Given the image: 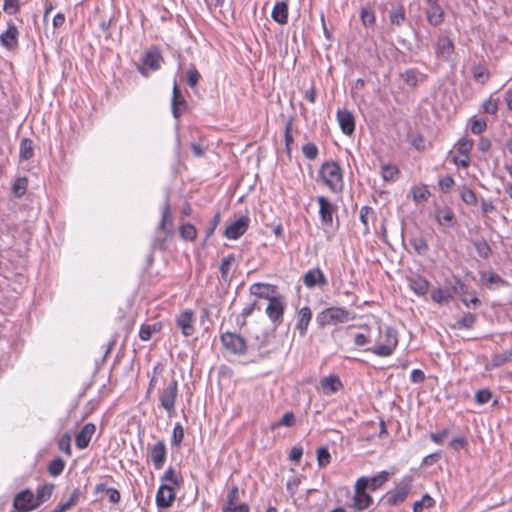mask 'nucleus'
I'll list each match as a JSON object with an SVG mask.
<instances>
[{
    "label": "nucleus",
    "instance_id": "nucleus-17",
    "mask_svg": "<svg viewBox=\"0 0 512 512\" xmlns=\"http://www.w3.org/2000/svg\"><path fill=\"white\" fill-rule=\"evenodd\" d=\"M337 120L341 131L345 135H352L355 130V119L353 114L347 109H339L337 111Z\"/></svg>",
    "mask_w": 512,
    "mask_h": 512
},
{
    "label": "nucleus",
    "instance_id": "nucleus-46",
    "mask_svg": "<svg viewBox=\"0 0 512 512\" xmlns=\"http://www.w3.org/2000/svg\"><path fill=\"white\" fill-rule=\"evenodd\" d=\"M162 482H169L171 483V486L180 487L181 485V479L178 478L175 470L173 467H169L163 476L161 477Z\"/></svg>",
    "mask_w": 512,
    "mask_h": 512
},
{
    "label": "nucleus",
    "instance_id": "nucleus-54",
    "mask_svg": "<svg viewBox=\"0 0 512 512\" xmlns=\"http://www.w3.org/2000/svg\"><path fill=\"white\" fill-rule=\"evenodd\" d=\"M471 122V131L473 134H481L484 132L487 128V122L485 119H476L472 118L470 119Z\"/></svg>",
    "mask_w": 512,
    "mask_h": 512
},
{
    "label": "nucleus",
    "instance_id": "nucleus-59",
    "mask_svg": "<svg viewBox=\"0 0 512 512\" xmlns=\"http://www.w3.org/2000/svg\"><path fill=\"white\" fill-rule=\"evenodd\" d=\"M302 152L309 160H314L318 156V148L314 143H306L303 145Z\"/></svg>",
    "mask_w": 512,
    "mask_h": 512
},
{
    "label": "nucleus",
    "instance_id": "nucleus-11",
    "mask_svg": "<svg viewBox=\"0 0 512 512\" xmlns=\"http://www.w3.org/2000/svg\"><path fill=\"white\" fill-rule=\"evenodd\" d=\"M13 506L18 512H28L38 507L35 495L29 489L24 490L15 496Z\"/></svg>",
    "mask_w": 512,
    "mask_h": 512
},
{
    "label": "nucleus",
    "instance_id": "nucleus-36",
    "mask_svg": "<svg viewBox=\"0 0 512 512\" xmlns=\"http://www.w3.org/2000/svg\"><path fill=\"white\" fill-rule=\"evenodd\" d=\"M161 325L159 323H155L152 325L144 324L141 326L139 331V337L143 341H148L151 339L152 335L160 331Z\"/></svg>",
    "mask_w": 512,
    "mask_h": 512
},
{
    "label": "nucleus",
    "instance_id": "nucleus-18",
    "mask_svg": "<svg viewBox=\"0 0 512 512\" xmlns=\"http://www.w3.org/2000/svg\"><path fill=\"white\" fill-rule=\"evenodd\" d=\"M159 229L166 235L171 236L173 232V217L171 206L169 203V199L167 198L163 209H162V218L159 223Z\"/></svg>",
    "mask_w": 512,
    "mask_h": 512
},
{
    "label": "nucleus",
    "instance_id": "nucleus-41",
    "mask_svg": "<svg viewBox=\"0 0 512 512\" xmlns=\"http://www.w3.org/2000/svg\"><path fill=\"white\" fill-rule=\"evenodd\" d=\"M509 361V354L507 352L496 354L492 357L491 361L486 364V370H491L502 366Z\"/></svg>",
    "mask_w": 512,
    "mask_h": 512
},
{
    "label": "nucleus",
    "instance_id": "nucleus-2",
    "mask_svg": "<svg viewBox=\"0 0 512 512\" xmlns=\"http://www.w3.org/2000/svg\"><path fill=\"white\" fill-rule=\"evenodd\" d=\"M354 319V315L342 307L326 308L317 314L316 321L320 327L345 323Z\"/></svg>",
    "mask_w": 512,
    "mask_h": 512
},
{
    "label": "nucleus",
    "instance_id": "nucleus-24",
    "mask_svg": "<svg viewBox=\"0 0 512 512\" xmlns=\"http://www.w3.org/2000/svg\"><path fill=\"white\" fill-rule=\"evenodd\" d=\"M390 475L391 474L389 472L382 471L371 478L361 477L360 479L364 480V483L366 484V489L375 491L388 481Z\"/></svg>",
    "mask_w": 512,
    "mask_h": 512
},
{
    "label": "nucleus",
    "instance_id": "nucleus-48",
    "mask_svg": "<svg viewBox=\"0 0 512 512\" xmlns=\"http://www.w3.org/2000/svg\"><path fill=\"white\" fill-rule=\"evenodd\" d=\"M295 424V416L293 412H287L285 413L282 418L271 425V429L275 430L277 427L280 426H286V427H292Z\"/></svg>",
    "mask_w": 512,
    "mask_h": 512
},
{
    "label": "nucleus",
    "instance_id": "nucleus-35",
    "mask_svg": "<svg viewBox=\"0 0 512 512\" xmlns=\"http://www.w3.org/2000/svg\"><path fill=\"white\" fill-rule=\"evenodd\" d=\"M389 20L393 25L402 26L406 20L404 7H393L389 12Z\"/></svg>",
    "mask_w": 512,
    "mask_h": 512
},
{
    "label": "nucleus",
    "instance_id": "nucleus-7",
    "mask_svg": "<svg viewBox=\"0 0 512 512\" xmlns=\"http://www.w3.org/2000/svg\"><path fill=\"white\" fill-rule=\"evenodd\" d=\"M223 347L235 355H243L247 350L246 340L235 333L226 332L221 335Z\"/></svg>",
    "mask_w": 512,
    "mask_h": 512
},
{
    "label": "nucleus",
    "instance_id": "nucleus-16",
    "mask_svg": "<svg viewBox=\"0 0 512 512\" xmlns=\"http://www.w3.org/2000/svg\"><path fill=\"white\" fill-rule=\"evenodd\" d=\"M149 452L154 468L157 470L161 469L164 465L167 454L165 443L163 441H158L149 447Z\"/></svg>",
    "mask_w": 512,
    "mask_h": 512
},
{
    "label": "nucleus",
    "instance_id": "nucleus-12",
    "mask_svg": "<svg viewBox=\"0 0 512 512\" xmlns=\"http://www.w3.org/2000/svg\"><path fill=\"white\" fill-rule=\"evenodd\" d=\"M194 313L187 309L182 311L176 318V325L185 337L192 336L195 332Z\"/></svg>",
    "mask_w": 512,
    "mask_h": 512
},
{
    "label": "nucleus",
    "instance_id": "nucleus-43",
    "mask_svg": "<svg viewBox=\"0 0 512 512\" xmlns=\"http://www.w3.org/2000/svg\"><path fill=\"white\" fill-rule=\"evenodd\" d=\"M435 501L429 494H424L422 499L413 504V512H422L424 508H430Z\"/></svg>",
    "mask_w": 512,
    "mask_h": 512
},
{
    "label": "nucleus",
    "instance_id": "nucleus-19",
    "mask_svg": "<svg viewBox=\"0 0 512 512\" xmlns=\"http://www.w3.org/2000/svg\"><path fill=\"white\" fill-rule=\"evenodd\" d=\"M96 431V426L93 423H87L83 428L76 434L75 442L79 449H85Z\"/></svg>",
    "mask_w": 512,
    "mask_h": 512
},
{
    "label": "nucleus",
    "instance_id": "nucleus-5",
    "mask_svg": "<svg viewBox=\"0 0 512 512\" xmlns=\"http://www.w3.org/2000/svg\"><path fill=\"white\" fill-rule=\"evenodd\" d=\"M386 341L384 344L377 345L373 348H368L366 351H370L379 357H387L392 355L398 344L397 331L392 327H386L385 329Z\"/></svg>",
    "mask_w": 512,
    "mask_h": 512
},
{
    "label": "nucleus",
    "instance_id": "nucleus-1",
    "mask_svg": "<svg viewBox=\"0 0 512 512\" xmlns=\"http://www.w3.org/2000/svg\"><path fill=\"white\" fill-rule=\"evenodd\" d=\"M319 174L333 192H340L343 189L341 168L336 162H325L321 166Z\"/></svg>",
    "mask_w": 512,
    "mask_h": 512
},
{
    "label": "nucleus",
    "instance_id": "nucleus-32",
    "mask_svg": "<svg viewBox=\"0 0 512 512\" xmlns=\"http://www.w3.org/2000/svg\"><path fill=\"white\" fill-rule=\"evenodd\" d=\"M54 490V485L52 483H45L37 489V494L35 496L36 504L39 506L45 501H47Z\"/></svg>",
    "mask_w": 512,
    "mask_h": 512
},
{
    "label": "nucleus",
    "instance_id": "nucleus-26",
    "mask_svg": "<svg viewBox=\"0 0 512 512\" xmlns=\"http://www.w3.org/2000/svg\"><path fill=\"white\" fill-rule=\"evenodd\" d=\"M249 291L252 295L269 301V299L273 297L270 296L269 291L274 293L275 286L268 283H254L250 286Z\"/></svg>",
    "mask_w": 512,
    "mask_h": 512
},
{
    "label": "nucleus",
    "instance_id": "nucleus-58",
    "mask_svg": "<svg viewBox=\"0 0 512 512\" xmlns=\"http://www.w3.org/2000/svg\"><path fill=\"white\" fill-rule=\"evenodd\" d=\"M451 297V293L445 292L442 289L433 290L431 293L432 300L438 304L446 302Z\"/></svg>",
    "mask_w": 512,
    "mask_h": 512
},
{
    "label": "nucleus",
    "instance_id": "nucleus-28",
    "mask_svg": "<svg viewBox=\"0 0 512 512\" xmlns=\"http://www.w3.org/2000/svg\"><path fill=\"white\" fill-rule=\"evenodd\" d=\"M426 17L429 24L436 27L444 21V11L440 5H433L426 10Z\"/></svg>",
    "mask_w": 512,
    "mask_h": 512
},
{
    "label": "nucleus",
    "instance_id": "nucleus-42",
    "mask_svg": "<svg viewBox=\"0 0 512 512\" xmlns=\"http://www.w3.org/2000/svg\"><path fill=\"white\" fill-rule=\"evenodd\" d=\"M27 184L28 181L25 177L17 178L12 186V192L14 196L17 198L22 197L26 193Z\"/></svg>",
    "mask_w": 512,
    "mask_h": 512
},
{
    "label": "nucleus",
    "instance_id": "nucleus-64",
    "mask_svg": "<svg viewBox=\"0 0 512 512\" xmlns=\"http://www.w3.org/2000/svg\"><path fill=\"white\" fill-rule=\"evenodd\" d=\"M482 108L485 113L496 114L498 111V102L492 98H489L483 102Z\"/></svg>",
    "mask_w": 512,
    "mask_h": 512
},
{
    "label": "nucleus",
    "instance_id": "nucleus-9",
    "mask_svg": "<svg viewBox=\"0 0 512 512\" xmlns=\"http://www.w3.org/2000/svg\"><path fill=\"white\" fill-rule=\"evenodd\" d=\"M366 484L363 479H358L355 484L353 508L358 511L367 509L372 504V497L366 492Z\"/></svg>",
    "mask_w": 512,
    "mask_h": 512
},
{
    "label": "nucleus",
    "instance_id": "nucleus-52",
    "mask_svg": "<svg viewBox=\"0 0 512 512\" xmlns=\"http://www.w3.org/2000/svg\"><path fill=\"white\" fill-rule=\"evenodd\" d=\"M184 439V429L180 423H176L173 428L171 444L172 446H180Z\"/></svg>",
    "mask_w": 512,
    "mask_h": 512
},
{
    "label": "nucleus",
    "instance_id": "nucleus-56",
    "mask_svg": "<svg viewBox=\"0 0 512 512\" xmlns=\"http://www.w3.org/2000/svg\"><path fill=\"white\" fill-rule=\"evenodd\" d=\"M20 9V0H4L3 10L9 15L16 14Z\"/></svg>",
    "mask_w": 512,
    "mask_h": 512
},
{
    "label": "nucleus",
    "instance_id": "nucleus-23",
    "mask_svg": "<svg viewBox=\"0 0 512 512\" xmlns=\"http://www.w3.org/2000/svg\"><path fill=\"white\" fill-rule=\"evenodd\" d=\"M271 17L281 25L286 24L288 22V1L277 2L273 7Z\"/></svg>",
    "mask_w": 512,
    "mask_h": 512
},
{
    "label": "nucleus",
    "instance_id": "nucleus-30",
    "mask_svg": "<svg viewBox=\"0 0 512 512\" xmlns=\"http://www.w3.org/2000/svg\"><path fill=\"white\" fill-rule=\"evenodd\" d=\"M234 262H235L234 254H229L222 259L219 270H220L221 279L223 282L228 283L231 281L230 270H231V266L233 265Z\"/></svg>",
    "mask_w": 512,
    "mask_h": 512
},
{
    "label": "nucleus",
    "instance_id": "nucleus-13",
    "mask_svg": "<svg viewBox=\"0 0 512 512\" xmlns=\"http://www.w3.org/2000/svg\"><path fill=\"white\" fill-rule=\"evenodd\" d=\"M303 283L307 288L324 287L327 285V279L323 273V271L316 267L308 270L303 275Z\"/></svg>",
    "mask_w": 512,
    "mask_h": 512
},
{
    "label": "nucleus",
    "instance_id": "nucleus-25",
    "mask_svg": "<svg viewBox=\"0 0 512 512\" xmlns=\"http://www.w3.org/2000/svg\"><path fill=\"white\" fill-rule=\"evenodd\" d=\"M481 283L488 289H494L498 286L506 285V281L498 274L494 272H481Z\"/></svg>",
    "mask_w": 512,
    "mask_h": 512
},
{
    "label": "nucleus",
    "instance_id": "nucleus-44",
    "mask_svg": "<svg viewBox=\"0 0 512 512\" xmlns=\"http://www.w3.org/2000/svg\"><path fill=\"white\" fill-rule=\"evenodd\" d=\"M360 19L365 27H371L375 24V13L370 8H362L360 12Z\"/></svg>",
    "mask_w": 512,
    "mask_h": 512
},
{
    "label": "nucleus",
    "instance_id": "nucleus-38",
    "mask_svg": "<svg viewBox=\"0 0 512 512\" xmlns=\"http://www.w3.org/2000/svg\"><path fill=\"white\" fill-rule=\"evenodd\" d=\"M64 468L65 461L60 457H56L49 463L48 472L51 476L57 477L62 474Z\"/></svg>",
    "mask_w": 512,
    "mask_h": 512
},
{
    "label": "nucleus",
    "instance_id": "nucleus-29",
    "mask_svg": "<svg viewBox=\"0 0 512 512\" xmlns=\"http://www.w3.org/2000/svg\"><path fill=\"white\" fill-rule=\"evenodd\" d=\"M454 51V44L448 37H440L437 41L436 53L439 57L448 59Z\"/></svg>",
    "mask_w": 512,
    "mask_h": 512
},
{
    "label": "nucleus",
    "instance_id": "nucleus-10",
    "mask_svg": "<svg viewBox=\"0 0 512 512\" xmlns=\"http://www.w3.org/2000/svg\"><path fill=\"white\" fill-rule=\"evenodd\" d=\"M250 219L247 216H240L226 226L224 236L231 240L240 238L248 229Z\"/></svg>",
    "mask_w": 512,
    "mask_h": 512
},
{
    "label": "nucleus",
    "instance_id": "nucleus-39",
    "mask_svg": "<svg viewBox=\"0 0 512 512\" xmlns=\"http://www.w3.org/2000/svg\"><path fill=\"white\" fill-rule=\"evenodd\" d=\"M460 197L462 201L467 205H476L477 204V196L475 192L469 187L463 185L460 188Z\"/></svg>",
    "mask_w": 512,
    "mask_h": 512
},
{
    "label": "nucleus",
    "instance_id": "nucleus-14",
    "mask_svg": "<svg viewBox=\"0 0 512 512\" xmlns=\"http://www.w3.org/2000/svg\"><path fill=\"white\" fill-rule=\"evenodd\" d=\"M317 202L319 204V214L321 222L324 225L332 226L333 214L336 211L335 205H333L326 197L318 196Z\"/></svg>",
    "mask_w": 512,
    "mask_h": 512
},
{
    "label": "nucleus",
    "instance_id": "nucleus-22",
    "mask_svg": "<svg viewBox=\"0 0 512 512\" xmlns=\"http://www.w3.org/2000/svg\"><path fill=\"white\" fill-rule=\"evenodd\" d=\"M320 386L323 393L329 395L339 391L343 385L338 376L330 375L321 379Z\"/></svg>",
    "mask_w": 512,
    "mask_h": 512
},
{
    "label": "nucleus",
    "instance_id": "nucleus-8",
    "mask_svg": "<svg viewBox=\"0 0 512 512\" xmlns=\"http://www.w3.org/2000/svg\"><path fill=\"white\" fill-rule=\"evenodd\" d=\"M286 304L282 297L275 296L269 299L268 305L265 309V312L268 318L274 324V327L277 328L283 321L284 311Z\"/></svg>",
    "mask_w": 512,
    "mask_h": 512
},
{
    "label": "nucleus",
    "instance_id": "nucleus-4",
    "mask_svg": "<svg viewBox=\"0 0 512 512\" xmlns=\"http://www.w3.org/2000/svg\"><path fill=\"white\" fill-rule=\"evenodd\" d=\"M178 396V382L175 378L165 381L164 387L159 390L160 406L167 411L169 416L175 412V403Z\"/></svg>",
    "mask_w": 512,
    "mask_h": 512
},
{
    "label": "nucleus",
    "instance_id": "nucleus-47",
    "mask_svg": "<svg viewBox=\"0 0 512 512\" xmlns=\"http://www.w3.org/2000/svg\"><path fill=\"white\" fill-rule=\"evenodd\" d=\"M476 321V317L472 313L465 314L460 320L456 322V324L453 326L457 329H463V328H472L474 323Z\"/></svg>",
    "mask_w": 512,
    "mask_h": 512
},
{
    "label": "nucleus",
    "instance_id": "nucleus-60",
    "mask_svg": "<svg viewBox=\"0 0 512 512\" xmlns=\"http://www.w3.org/2000/svg\"><path fill=\"white\" fill-rule=\"evenodd\" d=\"M492 398V393L489 389H480L475 393V401L480 404L488 403Z\"/></svg>",
    "mask_w": 512,
    "mask_h": 512
},
{
    "label": "nucleus",
    "instance_id": "nucleus-6",
    "mask_svg": "<svg viewBox=\"0 0 512 512\" xmlns=\"http://www.w3.org/2000/svg\"><path fill=\"white\" fill-rule=\"evenodd\" d=\"M162 61L163 58L157 49L149 50L143 54L137 69L143 76L148 77L150 71L160 69Z\"/></svg>",
    "mask_w": 512,
    "mask_h": 512
},
{
    "label": "nucleus",
    "instance_id": "nucleus-61",
    "mask_svg": "<svg viewBox=\"0 0 512 512\" xmlns=\"http://www.w3.org/2000/svg\"><path fill=\"white\" fill-rule=\"evenodd\" d=\"M220 220H221V214H220V212H217L214 215V217L211 219L209 226L206 228L205 240L209 239L213 235L215 229L217 228V226L220 223Z\"/></svg>",
    "mask_w": 512,
    "mask_h": 512
},
{
    "label": "nucleus",
    "instance_id": "nucleus-27",
    "mask_svg": "<svg viewBox=\"0 0 512 512\" xmlns=\"http://www.w3.org/2000/svg\"><path fill=\"white\" fill-rule=\"evenodd\" d=\"M186 105H187L186 100L183 97L177 83H174L172 103H171L173 116L175 118H179L181 115L179 106L186 107Z\"/></svg>",
    "mask_w": 512,
    "mask_h": 512
},
{
    "label": "nucleus",
    "instance_id": "nucleus-62",
    "mask_svg": "<svg viewBox=\"0 0 512 512\" xmlns=\"http://www.w3.org/2000/svg\"><path fill=\"white\" fill-rule=\"evenodd\" d=\"M271 337L272 335L268 332H262L261 335L255 337V343L253 345H255L258 350H262L268 345Z\"/></svg>",
    "mask_w": 512,
    "mask_h": 512
},
{
    "label": "nucleus",
    "instance_id": "nucleus-51",
    "mask_svg": "<svg viewBox=\"0 0 512 512\" xmlns=\"http://www.w3.org/2000/svg\"><path fill=\"white\" fill-rule=\"evenodd\" d=\"M473 140L463 137L457 142L458 152L463 156H469L470 151L473 148Z\"/></svg>",
    "mask_w": 512,
    "mask_h": 512
},
{
    "label": "nucleus",
    "instance_id": "nucleus-63",
    "mask_svg": "<svg viewBox=\"0 0 512 512\" xmlns=\"http://www.w3.org/2000/svg\"><path fill=\"white\" fill-rule=\"evenodd\" d=\"M429 196L430 192L426 186L413 188V197L416 201H425Z\"/></svg>",
    "mask_w": 512,
    "mask_h": 512
},
{
    "label": "nucleus",
    "instance_id": "nucleus-21",
    "mask_svg": "<svg viewBox=\"0 0 512 512\" xmlns=\"http://www.w3.org/2000/svg\"><path fill=\"white\" fill-rule=\"evenodd\" d=\"M17 37V27L14 23H9L7 30L0 35V42L7 49H13L17 45Z\"/></svg>",
    "mask_w": 512,
    "mask_h": 512
},
{
    "label": "nucleus",
    "instance_id": "nucleus-34",
    "mask_svg": "<svg viewBox=\"0 0 512 512\" xmlns=\"http://www.w3.org/2000/svg\"><path fill=\"white\" fill-rule=\"evenodd\" d=\"M410 288L419 296H423L428 292L429 282L422 277L410 280Z\"/></svg>",
    "mask_w": 512,
    "mask_h": 512
},
{
    "label": "nucleus",
    "instance_id": "nucleus-49",
    "mask_svg": "<svg viewBox=\"0 0 512 512\" xmlns=\"http://www.w3.org/2000/svg\"><path fill=\"white\" fill-rule=\"evenodd\" d=\"M201 76L195 66H191L186 72V83L191 88L197 86Z\"/></svg>",
    "mask_w": 512,
    "mask_h": 512
},
{
    "label": "nucleus",
    "instance_id": "nucleus-31",
    "mask_svg": "<svg viewBox=\"0 0 512 512\" xmlns=\"http://www.w3.org/2000/svg\"><path fill=\"white\" fill-rule=\"evenodd\" d=\"M436 220L440 225L452 226L455 222V214L450 208L444 207L437 210Z\"/></svg>",
    "mask_w": 512,
    "mask_h": 512
},
{
    "label": "nucleus",
    "instance_id": "nucleus-57",
    "mask_svg": "<svg viewBox=\"0 0 512 512\" xmlns=\"http://www.w3.org/2000/svg\"><path fill=\"white\" fill-rule=\"evenodd\" d=\"M399 173L397 167L393 165H383L382 166V177L385 181H392L395 179V176Z\"/></svg>",
    "mask_w": 512,
    "mask_h": 512
},
{
    "label": "nucleus",
    "instance_id": "nucleus-55",
    "mask_svg": "<svg viewBox=\"0 0 512 512\" xmlns=\"http://www.w3.org/2000/svg\"><path fill=\"white\" fill-rule=\"evenodd\" d=\"M473 76L477 81L484 83L489 78V71L482 65H476L473 68Z\"/></svg>",
    "mask_w": 512,
    "mask_h": 512
},
{
    "label": "nucleus",
    "instance_id": "nucleus-45",
    "mask_svg": "<svg viewBox=\"0 0 512 512\" xmlns=\"http://www.w3.org/2000/svg\"><path fill=\"white\" fill-rule=\"evenodd\" d=\"M474 247L478 255L484 259H487L492 253L489 244L484 239L475 241Z\"/></svg>",
    "mask_w": 512,
    "mask_h": 512
},
{
    "label": "nucleus",
    "instance_id": "nucleus-40",
    "mask_svg": "<svg viewBox=\"0 0 512 512\" xmlns=\"http://www.w3.org/2000/svg\"><path fill=\"white\" fill-rule=\"evenodd\" d=\"M410 245L415 250V252L419 255H424L427 253L429 247L423 237H413L410 239Z\"/></svg>",
    "mask_w": 512,
    "mask_h": 512
},
{
    "label": "nucleus",
    "instance_id": "nucleus-33",
    "mask_svg": "<svg viewBox=\"0 0 512 512\" xmlns=\"http://www.w3.org/2000/svg\"><path fill=\"white\" fill-rule=\"evenodd\" d=\"M34 155L33 141L29 138H24L20 142L19 157L20 160L27 161Z\"/></svg>",
    "mask_w": 512,
    "mask_h": 512
},
{
    "label": "nucleus",
    "instance_id": "nucleus-20",
    "mask_svg": "<svg viewBox=\"0 0 512 512\" xmlns=\"http://www.w3.org/2000/svg\"><path fill=\"white\" fill-rule=\"evenodd\" d=\"M311 319L312 311L308 306L299 309L297 313L296 330L299 332L301 337H304L306 335Z\"/></svg>",
    "mask_w": 512,
    "mask_h": 512
},
{
    "label": "nucleus",
    "instance_id": "nucleus-37",
    "mask_svg": "<svg viewBox=\"0 0 512 512\" xmlns=\"http://www.w3.org/2000/svg\"><path fill=\"white\" fill-rule=\"evenodd\" d=\"M179 233L181 238L185 241H194L197 237V229L190 223L181 225Z\"/></svg>",
    "mask_w": 512,
    "mask_h": 512
},
{
    "label": "nucleus",
    "instance_id": "nucleus-15",
    "mask_svg": "<svg viewBox=\"0 0 512 512\" xmlns=\"http://www.w3.org/2000/svg\"><path fill=\"white\" fill-rule=\"evenodd\" d=\"M175 499L174 487L162 484L156 494V504L159 508H169Z\"/></svg>",
    "mask_w": 512,
    "mask_h": 512
},
{
    "label": "nucleus",
    "instance_id": "nucleus-53",
    "mask_svg": "<svg viewBox=\"0 0 512 512\" xmlns=\"http://www.w3.org/2000/svg\"><path fill=\"white\" fill-rule=\"evenodd\" d=\"M59 449L66 455L71 456V437L68 433H65L58 441Z\"/></svg>",
    "mask_w": 512,
    "mask_h": 512
},
{
    "label": "nucleus",
    "instance_id": "nucleus-50",
    "mask_svg": "<svg viewBox=\"0 0 512 512\" xmlns=\"http://www.w3.org/2000/svg\"><path fill=\"white\" fill-rule=\"evenodd\" d=\"M331 460L330 453L327 447H320L317 449V462L320 468L326 467Z\"/></svg>",
    "mask_w": 512,
    "mask_h": 512
},
{
    "label": "nucleus",
    "instance_id": "nucleus-3",
    "mask_svg": "<svg viewBox=\"0 0 512 512\" xmlns=\"http://www.w3.org/2000/svg\"><path fill=\"white\" fill-rule=\"evenodd\" d=\"M412 482V476H404L397 484L395 490L388 491L381 500L388 506H398L402 504L411 492Z\"/></svg>",
    "mask_w": 512,
    "mask_h": 512
}]
</instances>
